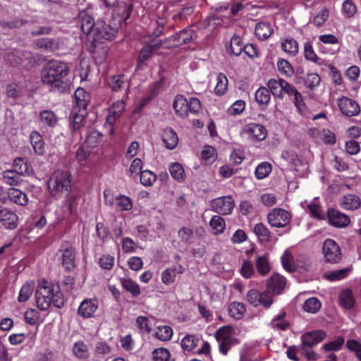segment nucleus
Instances as JSON below:
<instances>
[{"label":"nucleus","mask_w":361,"mask_h":361,"mask_svg":"<svg viewBox=\"0 0 361 361\" xmlns=\"http://www.w3.org/2000/svg\"><path fill=\"white\" fill-rule=\"evenodd\" d=\"M51 298H48L47 295H45L42 293V291H39V290H36L35 292V299H36V304L37 307L42 310L46 311L47 310L51 304L54 305V301H52Z\"/></svg>","instance_id":"31"},{"label":"nucleus","mask_w":361,"mask_h":361,"mask_svg":"<svg viewBox=\"0 0 361 361\" xmlns=\"http://www.w3.org/2000/svg\"><path fill=\"white\" fill-rule=\"evenodd\" d=\"M232 328L230 326H224L221 327L216 333V338L218 342H231Z\"/></svg>","instance_id":"52"},{"label":"nucleus","mask_w":361,"mask_h":361,"mask_svg":"<svg viewBox=\"0 0 361 361\" xmlns=\"http://www.w3.org/2000/svg\"><path fill=\"white\" fill-rule=\"evenodd\" d=\"M282 49L290 56H295L298 52V44L296 40L293 38L284 39L281 43Z\"/></svg>","instance_id":"42"},{"label":"nucleus","mask_w":361,"mask_h":361,"mask_svg":"<svg viewBox=\"0 0 361 361\" xmlns=\"http://www.w3.org/2000/svg\"><path fill=\"white\" fill-rule=\"evenodd\" d=\"M305 85L310 89L317 87L321 81L320 76L314 73H308L305 78Z\"/></svg>","instance_id":"62"},{"label":"nucleus","mask_w":361,"mask_h":361,"mask_svg":"<svg viewBox=\"0 0 361 361\" xmlns=\"http://www.w3.org/2000/svg\"><path fill=\"white\" fill-rule=\"evenodd\" d=\"M78 18L82 32L91 37L97 23H95L90 11L87 10L81 11Z\"/></svg>","instance_id":"13"},{"label":"nucleus","mask_w":361,"mask_h":361,"mask_svg":"<svg viewBox=\"0 0 361 361\" xmlns=\"http://www.w3.org/2000/svg\"><path fill=\"white\" fill-rule=\"evenodd\" d=\"M271 171V165L268 162H262L255 169V176L257 179L261 180L269 175Z\"/></svg>","instance_id":"54"},{"label":"nucleus","mask_w":361,"mask_h":361,"mask_svg":"<svg viewBox=\"0 0 361 361\" xmlns=\"http://www.w3.org/2000/svg\"><path fill=\"white\" fill-rule=\"evenodd\" d=\"M128 96L123 95L121 99L114 102L109 107V114L106 119V125L111 128V133H114L113 126L118 118H119L126 109V102Z\"/></svg>","instance_id":"7"},{"label":"nucleus","mask_w":361,"mask_h":361,"mask_svg":"<svg viewBox=\"0 0 361 361\" xmlns=\"http://www.w3.org/2000/svg\"><path fill=\"white\" fill-rule=\"evenodd\" d=\"M321 307V303L319 300L316 298H311L307 299L304 305L303 309L305 311L315 313L317 312Z\"/></svg>","instance_id":"60"},{"label":"nucleus","mask_w":361,"mask_h":361,"mask_svg":"<svg viewBox=\"0 0 361 361\" xmlns=\"http://www.w3.org/2000/svg\"><path fill=\"white\" fill-rule=\"evenodd\" d=\"M30 142L37 154L42 155L44 152V143L41 135L34 131L30 135Z\"/></svg>","instance_id":"30"},{"label":"nucleus","mask_w":361,"mask_h":361,"mask_svg":"<svg viewBox=\"0 0 361 361\" xmlns=\"http://www.w3.org/2000/svg\"><path fill=\"white\" fill-rule=\"evenodd\" d=\"M337 104L341 112L346 116L352 117L357 116L360 111L358 104L349 97H342L339 98Z\"/></svg>","instance_id":"10"},{"label":"nucleus","mask_w":361,"mask_h":361,"mask_svg":"<svg viewBox=\"0 0 361 361\" xmlns=\"http://www.w3.org/2000/svg\"><path fill=\"white\" fill-rule=\"evenodd\" d=\"M173 334L172 328L167 325L158 326L155 331L156 338L161 341H170Z\"/></svg>","instance_id":"33"},{"label":"nucleus","mask_w":361,"mask_h":361,"mask_svg":"<svg viewBox=\"0 0 361 361\" xmlns=\"http://www.w3.org/2000/svg\"><path fill=\"white\" fill-rule=\"evenodd\" d=\"M245 134L255 139L262 140L267 137V130L265 128L257 123H250L245 126L243 129Z\"/></svg>","instance_id":"17"},{"label":"nucleus","mask_w":361,"mask_h":361,"mask_svg":"<svg viewBox=\"0 0 361 361\" xmlns=\"http://www.w3.org/2000/svg\"><path fill=\"white\" fill-rule=\"evenodd\" d=\"M285 317V312H282L280 314L274 317L271 322V326L276 330H286L289 326V324L286 320Z\"/></svg>","instance_id":"39"},{"label":"nucleus","mask_w":361,"mask_h":361,"mask_svg":"<svg viewBox=\"0 0 361 361\" xmlns=\"http://www.w3.org/2000/svg\"><path fill=\"white\" fill-rule=\"evenodd\" d=\"M326 333L323 330H315L305 332L301 336L302 348H311L322 342L326 337Z\"/></svg>","instance_id":"11"},{"label":"nucleus","mask_w":361,"mask_h":361,"mask_svg":"<svg viewBox=\"0 0 361 361\" xmlns=\"http://www.w3.org/2000/svg\"><path fill=\"white\" fill-rule=\"evenodd\" d=\"M121 285L128 292L136 297L140 295V290L138 284L130 279H121Z\"/></svg>","instance_id":"43"},{"label":"nucleus","mask_w":361,"mask_h":361,"mask_svg":"<svg viewBox=\"0 0 361 361\" xmlns=\"http://www.w3.org/2000/svg\"><path fill=\"white\" fill-rule=\"evenodd\" d=\"M209 225L216 235L221 234L226 227L224 219L218 215H215L211 219Z\"/></svg>","instance_id":"40"},{"label":"nucleus","mask_w":361,"mask_h":361,"mask_svg":"<svg viewBox=\"0 0 361 361\" xmlns=\"http://www.w3.org/2000/svg\"><path fill=\"white\" fill-rule=\"evenodd\" d=\"M273 32L274 29L271 23L268 22H260L258 23L255 26V35L259 39L262 40L269 38Z\"/></svg>","instance_id":"26"},{"label":"nucleus","mask_w":361,"mask_h":361,"mask_svg":"<svg viewBox=\"0 0 361 361\" xmlns=\"http://www.w3.org/2000/svg\"><path fill=\"white\" fill-rule=\"evenodd\" d=\"M228 314L235 320L241 319L246 312L244 303L240 302H232L228 305Z\"/></svg>","instance_id":"25"},{"label":"nucleus","mask_w":361,"mask_h":361,"mask_svg":"<svg viewBox=\"0 0 361 361\" xmlns=\"http://www.w3.org/2000/svg\"><path fill=\"white\" fill-rule=\"evenodd\" d=\"M346 347L350 351L354 352L356 357L361 361V343L359 341L350 339L346 343Z\"/></svg>","instance_id":"64"},{"label":"nucleus","mask_w":361,"mask_h":361,"mask_svg":"<svg viewBox=\"0 0 361 361\" xmlns=\"http://www.w3.org/2000/svg\"><path fill=\"white\" fill-rule=\"evenodd\" d=\"M140 179L143 185L152 186L157 180V175L149 170H145L140 172Z\"/></svg>","instance_id":"56"},{"label":"nucleus","mask_w":361,"mask_h":361,"mask_svg":"<svg viewBox=\"0 0 361 361\" xmlns=\"http://www.w3.org/2000/svg\"><path fill=\"white\" fill-rule=\"evenodd\" d=\"M99 302L95 298L83 300L78 309V314L84 319L91 318L98 309Z\"/></svg>","instance_id":"12"},{"label":"nucleus","mask_w":361,"mask_h":361,"mask_svg":"<svg viewBox=\"0 0 361 361\" xmlns=\"http://www.w3.org/2000/svg\"><path fill=\"white\" fill-rule=\"evenodd\" d=\"M199 339L195 336L187 334L181 340V347L185 353L192 352L197 345Z\"/></svg>","instance_id":"35"},{"label":"nucleus","mask_w":361,"mask_h":361,"mask_svg":"<svg viewBox=\"0 0 361 361\" xmlns=\"http://www.w3.org/2000/svg\"><path fill=\"white\" fill-rule=\"evenodd\" d=\"M57 255L66 270L71 271L75 267V252L70 243H63Z\"/></svg>","instance_id":"6"},{"label":"nucleus","mask_w":361,"mask_h":361,"mask_svg":"<svg viewBox=\"0 0 361 361\" xmlns=\"http://www.w3.org/2000/svg\"><path fill=\"white\" fill-rule=\"evenodd\" d=\"M136 325L141 334H149L152 331V323L145 316H138L135 320Z\"/></svg>","instance_id":"45"},{"label":"nucleus","mask_w":361,"mask_h":361,"mask_svg":"<svg viewBox=\"0 0 361 361\" xmlns=\"http://www.w3.org/2000/svg\"><path fill=\"white\" fill-rule=\"evenodd\" d=\"M85 114V110L80 111L79 109L73 108L71 114L73 130H76L80 128V123L84 119Z\"/></svg>","instance_id":"47"},{"label":"nucleus","mask_w":361,"mask_h":361,"mask_svg":"<svg viewBox=\"0 0 361 361\" xmlns=\"http://www.w3.org/2000/svg\"><path fill=\"white\" fill-rule=\"evenodd\" d=\"M70 173L68 171L56 170L48 181V188L52 196H66L71 188Z\"/></svg>","instance_id":"2"},{"label":"nucleus","mask_w":361,"mask_h":361,"mask_svg":"<svg viewBox=\"0 0 361 361\" xmlns=\"http://www.w3.org/2000/svg\"><path fill=\"white\" fill-rule=\"evenodd\" d=\"M37 289L54 301V306L61 308L64 304V298L58 283L49 281L44 279L38 281Z\"/></svg>","instance_id":"3"},{"label":"nucleus","mask_w":361,"mask_h":361,"mask_svg":"<svg viewBox=\"0 0 361 361\" xmlns=\"http://www.w3.org/2000/svg\"><path fill=\"white\" fill-rule=\"evenodd\" d=\"M339 301L342 307L350 309L354 305V299L350 290H344L339 294Z\"/></svg>","instance_id":"41"},{"label":"nucleus","mask_w":361,"mask_h":361,"mask_svg":"<svg viewBox=\"0 0 361 361\" xmlns=\"http://www.w3.org/2000/svg\"><path fill=\"white\" fill-rule=\"evenodd\" d=\"M162 46L161 42L153 44H146L140 50L137 59V66H141L145 61H148L152 56Z\"/></svg>","instance_id":"20"},{"label":"nucleus","mask_w":361,"mask_h":361,"mask_svg":"<svg viewBox=\"0 0 361 361\" xmlns=\"http://www.w3.org/2000/svg\"><path fill=\"white\" fill-rule=\"evenodd\" d=\"M73 353L78 358L81 360L86 359L90 355L87 346L83 341H77L73 344Z\"/></svg>","instance_id":"38"},{"label":"nucleus","mask_w":361,"mask_h":361,"mask_svg":"<svg viewBox=\"0 0 361 361\" xmlns=\"http://www.w3.org/2000/svg\"><path fill=\"white\" fill-rule=\"evenodd\" d=\"M34 290V283L32 282L25 283L20 289L18 301L25 302L29 300L32 295Z\"/></svg>","instance_id":"34"},{"label":"nucleus","mask_w":361,"mask_h":361,"mask_svg":"<svg viewBox=\"0 0 361 361\" xmlns=\"http://www.w3.org/2000/svg\"><path fill=\"white\" fill-rule=\"evenodd\" d=\"M256 267L258 273L261 275H266L270 270L269 263L266 255L259 256L256 260Z\"/></svg>","instance_id":"53"},{"label":"nucleus","mask_w":361,"mask_h":361,"mask_svg":"<svg viewBox=\"0 0 361 361\" xmlns=\"http://www.w3.org/2000/svg\"><path fill=\"white\" fill-rule=\"evenodd\" d=\"M281 78L279 79H270L267 82V86L269 90L271 92L273 95L279 99H281V85H282Z\"/></svg>","instance_id":"50"},{"label":"nucleus","mask_w":361,"mask_h":361,"mask_svg":"<svg viewBox=\"0 0 361 361\" xmlns=\"http://www.w3.org/2000/svg\"><path fill=\"white\" fill-rule=\"evenodd\" d=\"M167 40L170 42V44L168 45L167 47H178L189 43L192 40V35L190 32L188 30H183L171 36Z\"/></svg>","instance_id":"21"},{"label":"nucleus","mask_w":361,"mask_h":361,"mask_svg":"<svg viewBox=\"0 0 361 361\" xmlns=\"http://www.w3.org/2000/svg\"><path fill=\"white\" fill-rule=\"evenodd\" d=\"M271 94L269 90L266 87H259L255 93L256 102L262 105H267L269 103Z\"/></svg>","instance_id":"48"},{"label":"nucleus","mask_w":361,"mask_h":361,"mask_svg":"<svg viewBox=\"0 0 361 361\" xmlns=\"http://www.w3.org/2000/svg\"><path fill=\"white\" fill-rule=\"evenodd\" d=\"M304 55L305 59L308 61L318 64L322 63V60L317 56L310 42H306L304 45Z\"/></svg>","instance_id":"58"},{"label":"nucleus","mask_w":361,"mask_h":361,"mask_svg":"<svg viewBox=\"0 0 361 361\" xmlns=\"http://www.w3.org/2000/svg\"><path fill=\"white\" fill-rule=\"evenodd\" d=\"M322 253L326 263L336 264L341 259V248L338 243L332 239L324 240L322 246Z\"/></svg>","instance_id":"4"},{"label":"nucleus","mask_w":361,"mask_h":361,"mask_svg":"<svg viewBox=\"0 0 361 361\" xmlns=\"http://www.w3.org/2000/svg\"><path fill=\"white\" fill-rule=\"evenodd\" d=\"M185 268L181 264H178L174 267L167 268L161 273V281L166 286L173 284L176 281V273L183 274Z\"/></svg>","instance_id":"18"},{"label":"nucleus","mask_w":361,"mask_h":361,"mask_svg":"<svg viewBox=\"0 0 361 361\" xmlns=\"http://www.w3.org/2000/svg\"><path fill=\"white\" fill-rule=\"evenodd\" d=\"M116 35V30L105 23L100 21L96 23L95 27L91 35L94 41L102 39L112 40Z\"/></svg>","instance_id":"9"},{"label":"nucleus","mask_w":361,"mask_h":361,"mask_svg":"<svg viewBox=\"0 0 361 361\" xmlns=\"http://www.w3.org/2000/svg\"><path fill=\"white\" fill-rule=\"evenodd\" d=\"M20 175L13 170H7L3 172L2 179L4 183L10 185H17L21 182Z\"/></svg>","instance_id":"37"},{"label":"nucleus","mask_w":361,"mask_h":361,"mask_svg":"<svg viewBox=\"0 0 361 361\" xmlns=\"http://www.w3.org/2000/svg\"><path fill=\"white\" fill-rule=\"evenodd\" d=\"M286 284V279L283 276L274 274L268 281V289L274 293L279 294L284 289Z\"/></svg>","instance_id":"22"},{"label":"nucleus","mask_w":361,"mask_h":361,"mask_svg":"<svg viewBox=\"0 0 361 361\" xmlns=\"http://www.w3.org/2000/svg\"><path fill=\"white\" fill-rule=\"evenodd\" d=\"M75 99L76 106L74 108L79 109L80 111L85 110L90 101L89 94L83 88H78L75 92Z\"/></svg>","instance_id":"28"},{"label":"nucleus","mask_w":361,"mask_h":361,"mask_svg":"<svg viewBox=\"0 0 361 361\" xmlns=\"http://www.w3.org/2000/svg\"><path fill=\"white\" fill-rule=\"evenodd\" d=\"M0 221L6 228L13 229L18 226V219L15 212L0 204Z\"/></svg>","instance_id":"15"},{"label":"nucleus","mask_w":361,"mask_h":361,"mask_svg":"<svg viewBox=\"0 0 361 361\" xmlns=\"http://www.w3.org/2000/svg\"><path fill=\"white\" fill-rule=\"evenodd\" d=\"M277 67L279 71L283 75L290 77L293 75L294 71L291 64L285 59L278 61Z\"/></svg>","instance_id":"57"},{"label":"nucleus","mask_w":361,"mask_h":361,"mask_svg":"<svg viewBox=\"0 0 361 361\" xmlns=\"http://www.w3.org/2000/svg\"><path fill=\"white\" fill-rule=\"evenodd\" d=\"M69 73L67 63L51 60L46 63L42 71L41 79L51 91L65 92L68 89L66 77Z\"/></svg>","instance_id":"1"},{"label":"nucleus","mask_w":361,"mask_h":361,"mask_svg":"<svg viewBox=\"0 0 361 361\" xmlns=\"http://www.w3.org/2000/svg\"><path fill=\"white\" fill-rule=\"evenodd\" d=\"M228 89V78L224 73H219L217 77V83L214 88L216 95L221 96L226 93Z\"/></svg>","instance_id":"46"},{"label":"nucleus","mask_w":361,"mask_h":361,"mask_svg":"<svg viewBox=\"0 0 361 361\" xmlns=\"http://www.w3.org/2000/svg\"><path fill=\"white\" fill-rule=\"evenodd\" d=\"M253 231L261 243L269 242L271 239V233L269 231L262 223L255 224Z\"/></svg>","instance_id":"32"},{"label":"nucleus","mask_w":361,"mask_h":361,"mask_svg":"<svg viewBox=\"0 0 361 361\" xmlns=\"http://www.w3.org/2000/svg\"><path fill=\"white\" fill-rule=\"evenodd\" d=\"M39 120L43 127L54 128L58 122V118L54 111L43 110L39 113Z\"/></svg>","instance_id":"24"},{"label":"nucleus","mask_w":361,"mask_h":361,"mask_svg":"<svg viewBox=\"0 0 361 361\" xmlns=\"http://www.w3.org/2000/svg\"><path fill=\"white\" fill-rule=\"evenodd\" d=\"M178 237L186 244H192L195 242L194 231L190 228L183 227L178 231Z\"/></svg>","instance_id":"55"},{"label":"nucleus","mask_w":361,"mask_h":361,"mask_svg":"<svg viewBox=\"0 0 361 361\" xmlns=\"http://www.w3.org/2000/svg\"><path fill=\"white\" fill-rule=\"evenodd\" d=\"M351 267H346L341 269L329 271L324 274L325 278L329 281H338L345 279L351 272Z\"/></svg>","instance_id":"29"},{"label":"nucleus","mask_w":361,"mask_h":361,"mask_svg":"<svg viewBox=\"0 0 361 361\" xmlns=\"http://www.w3.org/2000/svg\"><path fill=\"white\" fill-rule=\"evenodd\" d=\"M230 46L231 53L235 56H239L242 53L244 47L240 37L235 35L231 38Z\"/></svg>","instance_id":"61"},{"label":"nucleus","mask_w":361,"mask_h":361,"mask_svg":"<svg viewBox=\"0 0 361 361\" xmlns=\"http://www.w3.org/2000/svg\"><path fill=\"white\" fill-rule=\"evenodd\" d=\"M13 169L20 176L28 175L30 173V166L22 158H16L13 164Z\"/></svg>","instance_id":"44"},{"label":"nucleus","mask_w":361,"mask_h":361,"mask_svg":"<svg viewBox=\"0 0 361 361\" xmlns=\"http://www.w3.org/2000/svg\"><path fill=\"white\" fill-rule=\"evenodd\" d=\"M107 86L112 92H124V95L128 96L130 80L126 75L123 73L112 75L107 80Z\"/></svg>","instance_id":"5"},{"label":"nucleus","mask_w":361,"mask_h":361,"mask_svg":"<svg viewBox=\"0 0 361 361\" xmlns=\"http://www.w3.org/2000/svg\"><path fill=\"white\" fill-rule=\"evenodd\" d=\"M329 17V11L326 8H322L314 17L312 23L317 27H321Z\"/></svg>","instance_id":"59"},{"label":"nucleus","mask_w":361,"mask_h":361,"mask_svg":"<svg viewBox=\"0 0 361 361\" xmlns=\"http://www.w3.org/2000/svg\"><path fill=\"white\" fill-rule=\"evenodd\" d=\"M173 106L176 114L181 116H185L188 112V102L183 95H177L173 101Z\"/></svg>","instance_id":"27"},{"label":"nucleus","mask_w":361,"mask_h":361,"mask_svg":"<svg viewBox=\"0 0 361 361\" xmlns=\"http://www.w3.org/2000/svg\"><path fill=\"white\" fill-rule=\"evenodd\" d=\"M345 343V339L343 336H337L334 338L332 341H330L328 343H324L322 349L326 352L330 351H338L341 350L342 346Z\"/></svg>","instance_id":"36"},{"label":"nucleus","mask_w":361,"mask_h":361,"mask_svg":"<svg viewBox=\"0 0 361 361\" xmlns=\"http://www.w3.org/2000/svg\"><path fill=\"white\" fill-rule=\"evenodd\" d=\"M102 135L96 130H90L86 135V144L90 147H96L102 141Z\"/></svg>","instance_id":"51"},{"label":"nucleus","mask_w":361,"mask_h":361,"mask_svg":"<svg viewBox=\"0 0 361 361\" xmlns=\"http://www.w3.org/2000/svg\"><path fill=\"white\" fill-rule=\"evenodd\" d=\"M326 218L329 224L336 228H344L349 225L350 218L336 209H329L326 212Z\"/></svg>","instance_id":"14"},{"label":"nucleus","mask_w":361,"mask_h":361,"mask_svg":"<svg viewBox=\"0 0 361 361\" xmlns=\"http://www.w3.org/2000/svg\"><path fill=\"white\" fill-rule=\"evenodd\" d=\"M37 49L46 52H54L59 49L60 42L59 39L54 38H41L35 42Z\"/></svg>","instance_id":"19"},{"label":"nucleus","mask_w":361,"mask_h":361,"mask_svg":"<svg viewBox=\"0 0 361 361\" xmlns=\"http://www.w3.org/2000/svg\"><path fill=\"white\" fill-rule=\"evenodd\" d=\"M152 355L154 361H168L171 357L169 351L164 348L154 349Z\"/></svg>","instance_id":"63"},{"label":"nucleus","mask_w":361,"mask_h":361,"mask_svg":"<svg viewBox=\"0 0 361 361\" xmlns=\"http://www.w3.org/2000/svg\"><path fill=\"white\" fill-rule=\"evenodd\" d=\"M3 203H23L27 201V196L20 190L16 188L9 189L4 197L0 198Z\"/></svg>","instance_id":"16"},{"label":"nucleus","mask_w":361,"mask_h":361,"mask_svg":"<svg viewBox=\"0 0 361 361\" xmlns=\"http://www.w3.org/2000/svg\"><path fill=\"white\" fill-rule=\"evenodd\" d=\"M169 171L171 176L178 182L183 181L185 179V171L182 166L175 162L171 164Z\"/></svg>","instance_id":"49"},{"label":"nucleus","mask_w":361,"mask_h":361,"mask_svg":"<svg viewBox=\"0 0 361 361\" xmlns=\"http://www.w3.org/2000/svg\"><path fill=\"white\" fill-rule=\"evenodd\" d=\"M290 214L285 209H274L269 213L267 219L272 227H286L290 221Z\"/></svg>","instance_id":"8"},{"label":"nucleus","mask_w":361,"mask_h":361,"mask_svg":"<svg viewBox=\"0 0 361 361\" xmlns=\"http://www.w3.org/2000/svg\"><path fill=\"white\" fill-rule=\"evenodd\" d=\"M162 140L166 148L175 149L178 144V137L176 133L171 128H166L162 133Z\"/></svg>","instance_id":"23"}]
</instances>
